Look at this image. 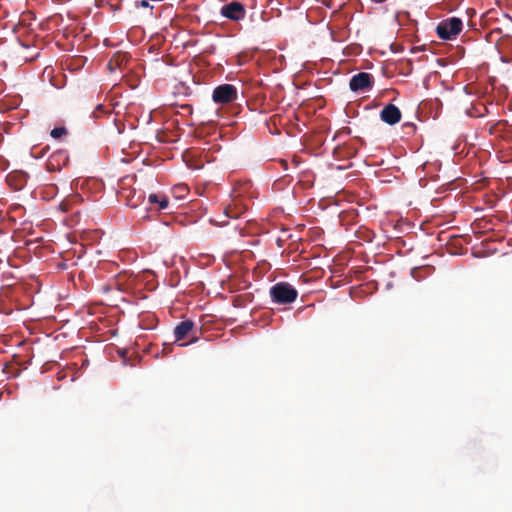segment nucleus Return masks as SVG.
<instances>
[{
  "mask_svg": "<svg viewBox=\"0 0 512 512\" xmlns=\"http://www.w3.org/2000/svg\"><path fill=\"white\" fill-rule=\"evenodd\" d=\"M269 294L271 301L280 305L291 304L298 297V291L288 282L274 284L270 288Z\"/></svg>",
  "mask_w": 512,
  "mask_h": 512,
  "instance_id": "obj_1",
  "label": "nucleus"
},
{
  "mask_svg": "<svg viewBox=\"0 0 512 512\" xmlns=\"http://www.w3.org/2000/svg\"><path fill=\"white\" fill-rule=\"evenodd\" d=\"M462 20L457 17L441 21L436 28L437 35L442 40L454 39L462 30Z\"/></svg>",
  "mask_w": 512,
  "mask_h": 512,
  "instance_id": "obj_2",
  "label": "nucleus"
},
{
  "mask_svg": "<svg viewBox=\"0 0 512 512\" xmlns=\"http://www.w3.org/2000/svg\"><path fill=\"white\" fill-rule=\"evenodd\" d=\"M237 88L232 84H221L214 88L212 100L216 104H229L237 99Z\"/></svg>",
  "mask_w": 512,
  "mask_h": 512,
  "instance_id": "obj_3",
  "label": "nucleus"
},
{
  "mask_svg": "<svg viewBox=\"0 0 512 512\" xmlns=\"http://www.w3.org/2000/svg\"><path fill=\"white\" fill-rule=\"evenodd\" d=\"M246 7L238 1H232L223 5L220 9V15L230 21L239 22L246 16Z\"/></svg>",
  "mask_w": 512,
  "mask_h": 512,
  "instance_id": "obj_4",
  "label": "nucleus"
},
{
  "mask_svg": "<svg viewBox=\"0 0 512 512\" xmlns=\"http://www.w3.org/2000/svg\"><path fill=\"white\" fill-rule=\"evenodd\" d=\"M136 284V277L129 271H122L118 273L110 283V287H113L121 292H130L134 289Z\"/></svg>",
  "mask_w": 512,
  "mask_h": 512,
  "instance_id": "obj_5",
  "label": "nucleus"
},
{
  "mask_svg": "<svg viewBox=\"0 0 512 512\" xmlns=\"http://www.w3.org/2000/svg\"><path fill=\"white\" fill-rule=\"evenodd\" d=\"M349 87L354 92L370 90L373 87V76L367 72H360L350 79Z\"/></svg>",
  "mask_w": 512,
  "mask_h": 512,
  "instance_id": "obj_6",
  "label": "nucleus"
},
{
  "mask_svg": "<svg viewBox=\"0 0 512 512\" xmlns=\"http://www.w3.org/2000/svg\"><path fill=\"white\" fill-rule=\"evenodd\" d=\"M69 157L66 151L58 150L50 155L46 162L47 170L50 172L60 171L67 165Z\"/></svg>",
  "mask_w": 512,
  "mask_h": 512,
  "instance_id": "obj_7",
  "label": "nucleus"
},
{
  "mask_svg": "<svg viewBox=\"0 0 512 512\" xmlns=\"http://www.w3.org/2000/svg\"><path fill=\"white\" fill-rule=\"evenodd\" d=\"M380 118L389 125H395L401 120V111L394 104H388L381 110Z\"/></svg>",
  "mask_w": 512,
  "mask_h": 512,
  "instance_id": "obj_8",
  "label": "nucleus"
},
{
  "mask_svg": "<svg viewBox=\"0 0 512 512\" xmlns=\"http://www.w3.org/2000/svg\"><path fill=\"white\" fill-rule=\"evenodd\" d=\"M120 197L125 200L127 206L136 208L141 205L145 199V195L142 191L136 192L133 189H122Z\"/></svg>",
  "mask_w": 512,
  "mask_h": 512,
  "instance_id": "obj_9",
  "label": "nucleus"
},
{
  "mask_svg": "<svg viewBox=\"0 0 512 512\" xmlns=\"http://www.w3.org/2000/svg\"><path fill=\"white\" fill-rule=\"evenodd\" d=\"M501 30L495 29L492 30L490 33V41L495 40L497 47L501 49H508L512 51V36L510 35H504L500 36Z\"/></svg>",
  "mask_w": 512,
  "mask_h": 512,
  "instance_id": "obj_10",
  "label": "nucleus"
},
{
  "mask_svg": "<svg viewBox=\"0 0 512 512\" xmlns=\"http://www.w3.org/2000/svg\"><path fill=\"white\" fill-rule=\"evenodd\" d=\"M194 322L192 320H185L180 322L174 329L175 341L185 339L194 328Z\"/></svg>",
  "mask_w": 512,
  "mask_h": 512,
  "instance_id": "obj_11",
  "label": "nucleus"
},
{
  "mask_svg": "<svg viewBox=\"0 0 512 512\" xmlns=\"http://www.w3.org/2000/svg\"><path fill=\"white\" fill-rule=\"evenodd\" d=\"M28 175L24 172H17L10 174L7 177V182L11 185L15 190H21L27 184Z\"/></svg>",
  "mask_w": 512,
  "mask_h": 512,
  "instance_id": "obj_12",
  "label": "nucleus"
},
{
  "mask_svg": "<svg viewBox=\"0 0 512 512\" xmlns=\"http://www.w3.org/2000/svg\"><path fill=\"white\" fill-rule=\"evenodd\" d=\"M148 201L152 205H158L157 210H164L168 207L169 204L167 196L163 194H150Z\"/></svg>",
  "mask_w": 512,
  "mask_h": 512,
  "instance_id": "obj_13",
  "label": "nucleus"
},
{
  "mask_svg": "<svg viewBox=\"0 0 512 512\" xmlns=\"http://www.w3.org/2000/svg\"><path fill=\"white\" fill-rule=\"evenodd\" d=\"M243 211L244 208L242 206L238 207V205L235 204L234 207L231 205L227 206L224 210V213L228 218H238Z\"/></svg>",
  "mask_w": 512,
  "mask_h": 512,
  "instance_id": "obj_14",
  "label": "nucleus"
},
{
  "mask_svg": "<svg viewBox=\"0 0 512 512\" xmlns=\"http://www.w3.org/2000/svg\"><path fill=\"white\" fill-rule=\"evenodd\" d=\"M66 134H67V129L65 127H55L50 132L51 137H53L54 139H59L63 135H66Z\"/></svg>",
  "mask_w": 512,
  "mask_h": 512,
  "instance_id": "obj_15",
  "label": "nucleus"
},
{
  "mask_svg": "<svg viewBox=\"0 0 512 512\" xmlns=\"http://www.w3.org/2000/svg\"><path fill=\"white\" fill-rule=\"evenodd\" d=\"M403 127L408 130L407 131L408 134H414L415 131H416V125L414 123H412V122L405 123L403 125Z\"/></svg>",
  "mask_w": 512,
  "mask_h": 512,
  "instance_id": "obj_16",
  "label": "nucleus"
},
{
  "mask_svg": "<svg viewBox=\"0 0 512 512\" xmlns=\"http://www.w3.org/2000/svg\"><path fill=\"white\" fill-rule=\"evenodd\" d=\"M181 109L187 114H192L193 111L192 106L190 104L182 105Z\"/></svg>",
  "mask_w": 512,
  "mask_h": 512,
  "instance_id": "obj_17",
  "label": "nucleus"
},
{
  "mask_svg": "<svg viewBox=\"0 0 512 512\" xmlns=\"http://www.w3.org/2000/svg\"><path fill=\"white\" fill-rule=\"evenodd\" d=\"M116 63L117 65H119V62H118V59L117 58H113L109 61L108 63V66L109 68L112 70L113 69V64Z\"/></svg>",
  "mask_w": 512,
  "mask_h": 512,
  "instance_id": "obj_18",
  "label": "nucleus"
},
{
  "mask_svg": "<svg viewBox=\"0 0 512 512\" xmlns=\"http://www.w3.org/2000/svg\"><path fill=\"white\" fill-rule=\"evenodd\" d=\"M370 1L375 4H383V3L387 2L388 0H370Z\"/></svg>",
  "mask_w": 512,
  "mask_h": 512,
  "instance_id": "obj_19",
  "label": "nucleus"
},
{
  "mask_svg": "<svg viewBox=\"0 0 512 512\" xmlns=\"http://www.w3.org/2000/svg\"><path fill=\"white\" fill-rule=\"evenodd\" d=\"M104 109V107L102 105H97L95 111H94V114H96V112L98 111H102Z\"/></svg>",
  "mask_w": 512,
  "mask_h": 512,
  "instance_id": "obj_20",
  "label": "nucleus"
},
{
  "mask_svg": "<svg viewBox=\"0 0 512 512\" xmlns=\"http://www.w3.org/2000/svg\"><path fill=\"white\" fill-rule=\"evenodd\" d=\"M142 7H149V3L146 0L141 1Z\"/></svg>",
  "mask_w": 512,
  "mask_h": 512,
  "instance_id": "obj_21",
  "label": "nucleus"
}]
</instances>
